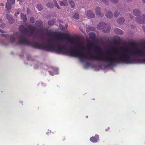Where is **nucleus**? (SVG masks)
Instances as JSON below:
<instances>
[{
    "instance_id": "obj_8",
    "label": "nucleus",
    "mask_w": 145,
    "mask_h": 145,
    "mask_svg": "<svg viewBox=\"0 0 145 145\" xmlns=\"http://www.w3.org/2000/svg\"><path fill=\"white\" fill-rule=\"evenodd\" d=\"M87 16L90 18H93L95 17V14L92 11L90 10L87 11L86 13Z\"/></svg>"
},
{
    "instance_id": "obj_11",
    "label": "nucleus",
    "mask_w": 145,
    "mask_h": 145,
    "mask_svg": "<svg viewBox=\"0 0 145 145\" xmlns=\"http://www.w3.org/2000/svg\"><path fill=\"white\" fill-rule=\"evenodd\" d=\"M6 17L9 21V22L10 23H12L13 22L14 20L13 18L8 14H7L6 16Z\"/></svg>"
},
{
    "instance_id": "obj_42",
    "label": "nucleus",
    "mask_w": 145,
    "mask_h": 145,
    "mask_svg": "<svg viewBox=\"0 0 145 145\" xmlns=\"http://www.w3.org/2000/svg\"><path fill=\"white\" fill-rule=\"evenodd\" d=\"M29 11V10L28 9H27V12H28V11Z\"/></svg>"
},
{
    "instance_id": "obj_7",
    "label": "nucleus",
    "mask_w": 145,
    "mask_h": 145,
    "mask_svg": "<svg viewBox=\"0 0 145 145\" xmlns=\"http://www.w3.org/2000/svg\"><path fill=\"white\" fill-rule=\"evenodd\" d=\"M100 10L101 8L100 7H96L95 9V13L97 15L101 17H103L104 16V14L101 12Z\"/></svg>"
},
{
    "instance_id": "obj_33",
    "label": "nucleus",
    "mask_w": 145,
    "mask_h": 145,
    "mask_svg": "<svg viewBox=\"0 0 145 145\" xmlns=\"http://www.w3.org/2000/svg\"><path fill=\"white\" fill-rule=\"evenodd\" d=\"M51 133V131H49L48 132L46 133V134L48 135H49L48 133Z\"/></svg>"
},
{
    "instance_id": "obj_26",
    "label": "nucleus",
    "mask_w": 145,
    "mask_h": 145,
    "mask_svg": "<svg viewBox=\"0 0 145 145\" xmlns=\"http://www.w3.org/2000/svg\"><path fill=\"white\" fill-rule=\"evenodd\" d=\"M30 21L32 23H33L34 22V18L31 17L30 18Z\"/></svg>"
},
{
    "instance_id": "obj_22",
    "label": "nucleus",
    "mask_w": 145,
    "mask_h": 145,
    "mask_svg": "<svg viewBox=\"0 0 145 145\" xmlns=\"http://www.w3.org/2000/svg\"><path fill=\"white\" fill-rule=\"evenodd\" d=\"M48 23L49 25H53L54 23V22L53 20L49 21Z\"/></svg>"
},
{
    "instance_id": "obj_12",
    "label": "nucleus",
    "mask_w": 145,
    "mask_h": 145,
    "mask_svg": "<svg viewBox=\"0 0 145 145\" xmlns=\"http://www.w3.org/2000/svg\"><path fill=\"white\" fill-rule=\"evenodd\" d=\"M60 4L61 6H67L68 5L67 0H63L60 1Z\"/></svg>"
},
{
    "instance_id": "obj_41",
    "label": "nucleus",
    "mask_w": 145,
    "mask_h": 145,
    "mask_svg": "<svg viewBox=\"0 0 145 145\" xmlns=\"http://www.w3.org/2000/svg\"><path fill=\"white\" fill-rule=\"evenodd\" d=\"M126 0L127 1H130L131 0Z\"/></svg>"
},
{
    "instance_id": "obj_9",
    "label": "nucleus",
    "mask_w": 145,
    "mask_h": 145,
    "mask_svg": "<svg viewBox=\"0 0 145 145\" xmlns=\"http://www.w3.org/2000/svg\"><path fill=\"white\" fill-rule=\"evenodd\" d=\"M99 138L98 135H96L95 137H92L90 138V141L93 142H97Z\"/></svg>"
},
{
    "instance_id": "obj_24",
    "label": "nucleus",
    "mask_w": 145,
    "mask_h": 145,
    "mask_svg": "<svg viewBox=\"0 0 145 145\" xmlns=\"http://www.w3.org/2000/svg\"><path fill=\"white\" fill-rule=\"evenodd\" d=\"M37 7L39 11L41 10L42 8L40 4H38Z\"/></svg>"
},
{
    "instance_id": "obj_1",
    "label": "nucleus",
    "mask_w": 145,
    "mask_h": 145,
    "mask_svg": "<svg viewBox=\"0 0 145 145\" xmlns=\"http://www.w3.org/2000/svg\"><path fill=\"white\" fill-rule=\"evenodd\" d=\"M134 63L145 64V46H128V64Z\"/></svg>"
},
{
    "instance_id": "obj_21",
    "label": "nucleus",
    "mask_w": 145,
    "mask_h": 145,
    "mask_svg": "<svg viewBox=\"0 0 145 145\" xmlns=\"http://www.w3.org/2000/svg\"><path fill=\"white\" fill-rule=\"evenodd\" d=\"M53 1L55 6L58 9H60V8L58 5L56 1L54 0Z\"/></svg>"
},
{
    "instance_id": "obj_37",
    "label": "nucleus",
    "mask_w": 145,
    "mask_h": 145,
    "mask_svg": "<svg viewBox=\"0 0 145 145\" xmlns=\"http://www.w3.org/2000/svg\"><path fill=\"white\" fill-rule=\"evenodd\" d=\"M143 28L144 29V31H145V26H143Z\"/></svg>"
},
{
    "instance_id": "obj_39",
    "label": "nucleus",
    "mask_w": 145,
    "mask_h": 145,
    "mask_svg": "<svg viewBox=\"0 0 145 145\" xmlns=\"http://www.w3.org/2000/svg\"><path fill=\"white\" fill-rule=\"evenodd\" d=\"M142 1L144 3H145V0H142Z\"/></svg>"
},
{
    "instance_id": "obj_2",
    "label": "nucleus",
    "mask_w": 145,
    "mask_h": 145,
    "mask_svg": "<svg viewBox=\"0 0 145 145\" xmlns=\"http://www.w3.org/2000/svg\"><path fill=\"white\" fill-rule=\"evenodd\" d=\"M15 3V0H7V2L6 4L7 9L9 10L11 8V5H13Z\"/></svg>"
},
{
    "instance_id": "obj_30",
    "label": "nucleus",
    "mask_w": 145,
    "mask_h": 145,
    "mask_svg": "<svg viewBox=\"0 0 145 145\" xmlns=\"http://www.w3.org/2000/svg\"><path fill=\"white\" fill-rule=\"evenodd\" d=\"M110 27H108L107 28V29H106V32H107V31H108L110 30ZM106 31H105V32H106Z\"/></svg>"
},
{
    "instance_id": "obj_14",
    "label": "nucleus",
    "mask_w": 145,
    "mask_h": 145,
    "mask_svg": "<svg viewBox=\"0 0 145 145\" xmlns=\"http://www.w3.org/2000/svg\"><path fill=\"white\" fill-rule=\"evenodd\" d=\"M21 16L22 19L23 20L24 22H25L27 19L26 15L24 14L23 13H22L21 14Z\"/></svg>"
},
{
    "instance_id": "obj_19",
    "label": "nucleus",
    "mask_w": 145,
    "mask_h": 145,
    "mask_svg": "<svg viewBox=\"0 0 145 145\" xmlns=\"http://www.w3.org/2000/svg\"><path fill=\"white\" fill-rule=\"evenodd\" d=\"M69 2L72 8H74L75 6V3L72 0H69Z\"/></svg>"
},
{
    "instance_id": "obj_15",
    "label": "nucleus",
    "mask_w": 145,
    "mask_h": 145,
    "mask_svg": "<svg viewBox=\"0 0 145 145\" xmlns=\"http://www.w3.org/2000/svg\"><path fill=\"white\" fill-rule=\"evenodd\" d=\"M115 31L117 34L121 35L123 34L122 30L118 28H116L115 29Z\"/></svg>"
},
{
    "instance_id": "obj_16",
    "label": "nucleus",
    "mask_w": 145,
    "mask_h": 145,
    "mask_svg": "<svg viewBox=\"0 0 145 145\" xmlns=\"http://www.w3.org/2000/svg\"><path fill=\"white\" fill-rule=\"evenodd\" d=\"M124 21V19L123 17H121L118 19L117 20L119 24H122Z\"/></svg>"
},
{
    "instance_id": "obj_10",
    "label": "nucleus",
    "mask_w": 145,
    "mask_h": 145,
    "mask_svg": "<svg viewBox=\"0 0 145 145\" xmlns=\"http://www.w3.org/2000/svg\"><path fill=\"white\" fill-rule=\"evenodd\" d=\"M105 15L107 18H111L113 16L112 13L109 10H108L106 12Z\"/></svg>"
},
{
    "instance_id": "obj_27",
    "label": "nucleus",
    "mask_w": 145,
    "mask_h": 145,
    "mask_svg": "<svg viewBox=\"0 0 145 145\" xmlns=\"http://www.w3.org/2000/svg\"><path fill=\"white\" fill-rule=\"evenodd\" d=\"M119 14H120L119 12H115V13L114 14V16L117 17L119 15Z\"/></svg>"
},
{
    "instance_id": "obj_34",
    "label": "nucleus",
    "mask_w": 145,
    "mask_h": 145,
    "mask_svg": "<svg viewBox=\"0 0 145 145\" xmlns=\"http://www.w3.org/2000/svg\"><path fill=\"white\" fill-rule=\"evenodd\" d=\"M0 5L1 6L3 7L4 6V5L3 3H1L0 4Z\"/></svg>"
},
{
    "instance_id": "obj_6",
    "label": "nucleus",
    "mask_w": 145,
    "mask_h": 145,
    "mask_svg": "<svg viewBox=\"0 0 145 145\" xmlns=\"http://www.w3.org/2000/svg\"><path fill=\"white\" fill-rule=\"evenodd\" d=\"M109 1L113 4H116L118 1V0H101L102 2L106 5H108Z\"/></svg>"
},
{
    "instance_id": "obj_25",
    "label": "nucleus",
    "mask_w": 145,
    "mask_h": 145,
    "mask_svg": "<svg viewBox=\"0 0 145 145\" xmlns=\"http://www.w3.org/2000/svg\"><path fill=\"white\" fill-rule=\"evenodd\" d=\"M59 27L63 31L65 30L66 29V28H65L61 24L59 25Z\"/></svg>"
},
{
    "instance_id": "obj_23",
    "label": "nucleus",
    "mask_w": 145,
    "mask_h": 145,
    "mask_svg": "<svg viewBox=\"0 0 145 145\" xmlns=\"http://www.w3.org/2000/svg\"><path fill=\"white\" fill-rule=\"evenodd\" d=\"M73 17L75 19H78L79 18V15L77 13H75L73 16Z\"/></svg>"
},
{
    "instance_id": "obj_40",
    "label": "nucleus",
    "mask_w": 145,
    "mask_h": 145,
    "mask_svg": "<svg viewBox=\"0 0 145 145\" xmlns=\"http://www.w3.org/2000/svg\"><path fill=\"white\" fill-rule=\"evenodd\" d=\"M18 1H19L20 2H21L22 1V0H17Z\"/></svg>"
},
{
    "instance_id": "obj_32",
    "label": "nucleus",
    "mask_w": 145,
    "mask_h": 145,
    "mask_svg": "<svg viewBox=\"0 0 145 145\" xmlns=\"http://www.w3.org/2000/svg\"><path fill=\"white\" fill-rule=\"evenodd\" d=\"M0 32L2 33H5V32L4 31H3L1 29H0Z\"/></svg>"
},
{
    "instance_id": "obj_18",
    "label": "nucleus",
    "mask_w": 145,
    "mask_h": 145,
    "mask_svg": "<svg viewBox=\"0 0 145 145\" xmlns=\"http://www.w3.org/2000/svg\"><path fill=\"white\" fill-rule=\"evenodd\" d=\"M41 65V64L39 62H36V63L34 66L35 69H37L40 67V66Z\"/></svg>"
},
{
    "instance_id": "obj_17",
    "label": "nucleus",
    "mask_w": 145,
    "mask_h": 145,
    "mask_svg": "<svg viewBox=\"0 0 145 145\" xmlns=\"http://www.w3.org/2000/svg\"><path fill=\"white\" fill-rule=\"evenodd\" d=\"M90 38L92 40H94L95 38V35L93 33H89Z\"/></svg>"
},
{
    "instance_id": "obj_3",
    "label": "nucleus",
    "mask_w": 145,
    "mask_h": 145,
    "mask_svg": "<svg viewBox=\"0 0 145 145\" xmlns=\"http://www.w3.org/2000/svg\"><path fill=\"white\" fill-rule=\"evenodd\" d=\"M50 70L49 71L50 74L51 75H54L58 74V69L57 68H52L50 69Z\"/></svg>"
},
{
    "instance_id": "obj_4",
    "label": "nucleus",
    "mask_w": 145,
    "mask_h": 145,
    "mask_svg": "<svg viewBox=\"0 0 145 145\" xmlns=\"http://www.w3.org/2000/svg\"><path fill=\"white\" fill-rule=\"evenodd\" d=\"M143 18V20H144L145 21V14L142 16L140 17H137L136 19V20L137 22L140 24H143L144 23V20H142L141 19Z\"/></svg>"
},
{
    "instance_id": "obj_31",
    "label": "nucleus",
    "mask_w": 145,
    "mask_h": 145,
    "mask_svg": "<svg viewBox=\"0 0 145 145\" xmlns=\"http://www.w3.org/2000/svg\"><path fill=\"white\" fill-rule=\"evenodd\" d=\"M19 14V12H18L17 13H15V15L17 16H18V15Z\"/></svg>"
},
{
    "instance_id": "obj_13",
    "label": "nucleus",
    "mask_w": 145,
    "mask_h": 145,
    "mask_svg": "<svg viewBox=\"0 0 145 145\" xmlns=\"http://www.w3.org/2000/svg\"><path fill=\"white\" fill-rule=\"evenodd\" d=\"M133 12L134 14L137 16H138L140 14V12L138 9H136L133 10Z\"/></svg>"
},
{
    "instance_id": "obj_38",
    "label": "nucleus",
    "mask_w": 145,
    "mask_h": 145,
    "mask_svg": "<svg viewBox=\"0 0 145 145\" xmlns=\"http://www.w3.org/2000/svg\"><path fill=\"white\" fill-rule=\"evenodd\" d=\"M109 129V127H108V129H106V131H108Z\"/></svg>"
},
{
    "instance_id": "obj_36",
    "label": "nucleus",
    "mask_w": 145,
    "mask_h": 145,
    "mask_svg": "<svg viewBox=\"0 0 145 145\" xmlns=\"http://www.w3.org/2000/svg\"><path fill=\"white\" fill-rule=\"evenodd\" d=\"M2 21V19L1 17H0V23Z\"/></svg>"
},
{
    "instance_id": "obj_35",
    "label": "nucleus",
    "mask_w": 145,
    "mask_h": 145,
    "mask_svg": "<svg viewBox=\"0 0 145 145\" xmlns=\"http://www.w3.org/2000/svg\"><path fill=\"white\" fill-rule=\"evenodd\" d=\"M68 27V24H66L65 25V28H66V29L67 28V27Z\"/></svg>"
},
{
    "instance_id": "obj_28",
    "label": "nucleus",
    "mask_w": 145,
    "mask_h": 145,
    "mask_svg": "<svg viewBox=\"0 0 145 145\" xmlns=\"http://www.w3.org/2000/svg\"><path fill=\"white\" fill-rule=\"evenodd\" d=\"M42 24V22L40 20H39L37 22V24H39L40 25H41Z\"/></svg>"
},
{
    "instance_id": "obj_29",
    "label": "nucleus",
    "mask_w": 145,
    "mask_h": 145,
    "mask_svg": "<svg viewBox=\"0 0 145 145\" xmlns=\"http://www.w3.org/2000/svg\"><path fill=\"white\" fill-rule=\"evenodd\" d=\"M0 27L3 28L5 27V25L3 24H2L0 25Z\"/></svg>"
},
{
    "instance_id": "obj_20",
    "label": "nucleus",
    "mask_w": 145,
    "mask_h": 145,
    "mask_svg": "<svg viewBox=\"0 0 145 145\" xmlns=\"http://www.w3.org/2000/svg\"><path fill=\"white\" fill-rule=\"evenodd\" d=\"M47 6L50 8H53L54 6V5L52 3H48L47 4Z\"/></svg>"
},
{
    "instance_id": "obj_5",
    "label": "nucleus",
    "mask_w": 145,
    "mask_h": 145,
    "mask_svg": "<svg viewBox=\"0 0 145 145\" xmlns=\"http://www.w3.org/2000/svg\"><path fill=\"white\" fill-rule=\"evenodd\" d=\"M107 25L104 22H100L97 26V28L99 29H103V31H105L104 29V28L106 27Z\"/></svg>"
}]
</instances>
